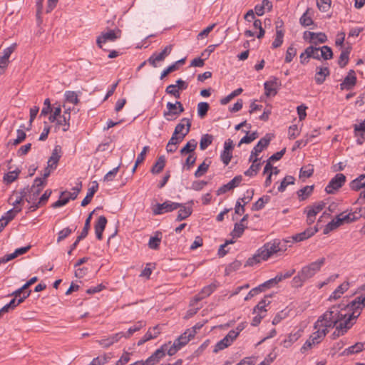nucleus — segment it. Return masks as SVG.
Masks as SVG:
<instances>
[{"instance_id": "56", "label": "nucleus", "mask_w": 365, "mask_h": 365, "mask_svg": "<svg viewBox=\"0 0 365 365\" xmlns=\"http://www.w3.org/2000/svg\"><path fill=\"white\" fill-rule=\"evenodd\" d=\"M231 344H232V342H230L229 341V339H227L225 336L222 339H221L220 341H218L216 344L213 351L214 352H217V351H219L220 350H222V349L227 348V346H229Z\"/></svg>"}, {"instance_id": "37", "label": "nucleus", "mask_w": 365, "mask_h": 365, "mask_svg": "<svg viewBox=\"0 0 365 365\" xmlns=\"http://www.w3.org/2000/svg\"><path fill=\"white\" fill-rule=\"evenodd\" d=\"M309 11L310 9L308 8L299 19L300 24L304 27L314 24V21L311 17Z\"/></svg>"}, {"instance_id": "60", "label": "nucleus", "mask_w": 365, "mask_h": 365, "mask_svg": "<svg viewBox=\"0 0 365 365\" xmlns=\"http://www.w3.org/2000/svg\"><path fill=\"white\" fill-rule=\"evenodd\" d=\"M331 3V0H317V6L322 12H326L329 9Z\"/></svg>"}, {"instance_id": "13", "label": "nucleus", "mask_w": 365, "mask_h": 365, "mask_svg": "<svg viewBox=\"0 0 365 365\" xmlns=\"http://www.w3.org/2000/svg\"><path fill=\"white\" fill-rule=\"evenodd\" d=\"M217 286L215 284H211L203 287L201 292L197 294L194 299L190 302V305L194 306L195 304L201 301L204 298L210 296L216 289Z\"/></svg>"}, {"instance_id": "47", "label": "nucleus", "mask_w": 365, "mask_h": 365, "mask_svg": "<svg viewBox=\"0 0 365 365\" xmlns=\"http://www.w3.org/2000/svg\"><path fill=\"white\" fill-rule=\"evenodd\" d=\"M278 28L279 26L277 25L276 37L272 43L274 48L279 47L283 43L284 32L282 30H279Z\"/></svg>"}, {"instance_id": "8", "label": "nucleus", "mask_w": 365, "mask_h": 365, "mask_svg": "<svg viewBox=\"0 0 365 365\" xmlns=\"http://www.w3.org/2000/svg\"><path fill=\"white\" fill-rule=\"evenodd\" d=\"M346 181V177L342 173L336 174L325 187V191L328 194H333L337 190L342 187Z\"/></svg>"}, {"instance_id": "18", "label": "nucleus", "mask_w": 365, "mask_h": 365, "mask_svg": "<svg viewBox=\"0 0 365 365\" xmlns=\"http://www.w3.org/2000/svg\"><path fill=\"white\" fill-rule=\"evenodd\" d=\"M182 122H186V128L185 131L182 135H172L171 138L169 140L168 143L169 144H179L180 142L182 141L184 138L190 132V129L191 127V121L189 118H183L182 119Z\"/></svg>"}, {"instance_id": "19", "label": "nucleus", "mask_w": 365, "mask_h": 365, "mask_svg": "<svg viewBox=\"0 0 365 365\" xmlns=\"http://www.w3.org/2000/svg\"><path fill=\"white\" fill-rule=\"evenodd\" d=\"M106 224L107 219L103 215L100 216L95 224V233L98 240H101L103 239V232L106 228Z\"/></svg>"}, {"instance_id": "62", "label": "nucleus", "mask_w": 365, "mask_h": 365, "mask_svg": "<svg viewBox=\"0 0 365 365\" xmlns=\"http://www.w3.org/2000/svg\"><path fill=\"white\" fill-rule=\"evenodd\" d=\"M209 166L210 163H206L205 161H204L198 166L197 170L195 171L194 174L195 177L200 178L208 170Z\"/></svg>"}, {"instance_id": "16", "label": "nucleus", "mask_w": 365, "mask_h": 365, "mask_svg": "<svg viewBox=\"0 0 365 365\" xmlns=\"http://www.w3.org/2000/svg\"><path fill=\"white\" fill-rule=\"evenodd\" d=\"M61 148L60 145H56L54 149L52 151L51 157L48 158L47 162V165L48 167L51 168V169H56L59 160L61 158Z\"/></svg>"}, {"instance_id": "31", "label": "nucleus", "mask_w": 365, "mask_h": 365, "mask_svg": "<svg viewBox=\"0 0 365 365\" xmlns=\"http://www.w3.org/2000/svg\"><path fill=\"white\" fill-rule=\"evenodd\" d=\"M162 240V233L157 231L153 237H151L148 242V247L152 250H158Z\"/></svg>"}, {"instance_id": "22", "label": "nucleus", "mask_w": 365, "mask_h": 365, "mask_svg": "<svg viewBox=\"0 0 365 365\" xmlns=\"http://www.w3.org/2000/svg\"><path fill=\"white\" fill-rule=\"evenodd\" d=\"M330 74V71L328 67H317V72L314 76L315 81L317 84H322L326 77L329 76Z\"/></svg>"}, {"instance_id": "11", "label": "nucleus", "mask_w": 365, "mask_h": 365, "mask_svg": "<svg viewBox=\"0 0 365 365\" xmlns=\"http://www.w3.org/2000/svg\"><path fill=\"white\" fill-rule=\"evenodd\" d=\"M271 138L267 134L264 138H261L257 144L254 147L249 158V162H251L255 158H258L259 154L265 149L269 144Z\"/></svg>"}, {"instance_id": "10", "label": "nucleus", "mask_w": 365, "mask_h": 365, "mask_svg": "<svg viewBox=\"0 0 365 365\" xmlns=\"http://www.w3.org/2000/svg\"><path fill=\"white\" fill-rule=\"evenodd\" d=\"M314 329H317L309 337L312 340V344H319L326 336L328 332V328L324 327V324L321 323V320H317L314 324Z\"/></svg>"}, {"instance_id": "20", "label": "nucleus", "mask_w": 365, "mask_h": 365, "mask_svg": "<svg viewBox=\"0 0 365 365\" xmlns=\"http://www.w3.org/2000/svg\"><path fill=\"white\" fill-rule=\"evenodd\" d=\"M317 232V227H309L303 231L302 232L296 234L295 235L292 236V240L294 242H302L311 237Z\"/></svg>"}, {"instance_id": "7", "label": "nucleus", "mask_w": 365, "mask_h": 365, "mask_svg": "<svg viewBox=\"0 0 365 365\" xmlns=\"http://www.w3.org/2000/svg\"><path fill=\"white\" fill-rule=\"evenodd\" d=\"M261 255H262L263 260H267L272 255L278 252L286 250L281 247V243L278 240H274L273 242H269L264 244L261 248Z\"/></svg>"}, {"instance_id": "23", "label": "nucleus", "mask_w": 365, "mask_h": 365, "mask_svg": "<svg viewBox=\"0 0 365 365\" xmlns=\"http://www.w3.org/2000/svg\"><path fill=\"white\" fill-rule=\"evenodd\" d=\"M98 182L96 181H93V185L88 188L86 196L81 202V206L85 207L91 202L94 194L98 191Z\"/></svg>"}, {"instance_id": "24", "label": "nucleus", "mask_w": 365, "mask_h": 365, "mask_svg": "<svg viewBox=\"0 0 365 365\" xmlns=\"http://www.w3.org/2000/svg\"><path fill=\"white\" fill-rule=\"evenodd\" d=\"M307 35L309 36L310 41H314V43H324L327 41V38L325 34L324 33H314V32H305L304 34V38L305 39L307 38Z\"/></svg>"}, {"instance_id": "43", "label": "nucleus", "mask_w": 365, "mask_h": 365, "mask_svg": "<svg viewBox=\"0 0 365 365\" xmlns=\"http://www.w3.org/2000/svg\"><path fill=\"white\" fill-rule=\"evenodd\" d=\"M314 173V166L311 164L303 166L300 169L299 172V178H310Z\"/></svg>"}, {"instance_id": "4", "label": "nucleus", "mask_w": 365, "mask_h": 365, "mask_svg": "<svg viewBox=\"0 0 365 365\" xmlns=\"http://www.w3.org/2000/svg\"><path fill=\"white\" fill-rule=\"evenodd\" d=\"M325 262L326 259L324 257H322L315 262L304 266L299 272L306 280H308L320 271L322 267L325 264Z\"/></svg>"}, {"instance_id": "46", "label": "nucleus", "mask_w": 365, "mask_h": 365, "mask_svg": "<svg viewBox=\"0 0 365 365\" xmlns=\"http://www.w3.org/2000/svg\"><path fill=\"white\" fill-rule=\"evenodd\" d=\"M295 179L292 175H287L281 182L280 185L278 187V190L279 192H284L286 189V187L289 185H293L294 184Z\"/></svg>"}, {"instance_id": "51", "label": "nucleus", "mask_w": 365, "mask_h": 365, "mask_svg": "<svg viewBox=\"0 0 365 365\" xmlns=\"http://www.w3.org/2000/svg\"><path fill=\"white\" fill-rule=\"evenodd\" d=\"M245 227H246L244 224L237 222L235 224L234 229L232 231L231 235L233 237H240L243 234Z\"/></svg>"}, {"instance_id": "61", "label": "nucleus", "mask_w": 365, "mask_h": 365, "mask_svg": "<svg viewBox=\"0 0 365 365\" xmlns=\"http://www.w3.org/2000/svg\"><path fill=\"white\" fill-rule=\"evenodd\" d=\"M326 203L323 201H320L313 204L312 205L307 207L306 210H312L316 212V215L321 212L325 207Z\"/></svg>"}, {"instance_id": "41", "label": "nucleus", "mask_w": 365, "mask_h": 365, "mask_svg": "<svg viewBox=\"0 0 365 365\" xmlns=\"http://www.w3.org/2000/svg\"><path fill=\"white\" fill-rule=\"evenodd\" d=\"M261 250L259 249L256 254H255L252 257L248 258L245 263V266H253L263 260L262 255H261Z\"/></svg>"}, {"instance_id": "33", "label": "nucleus", "mask_w": 365, "mask_h": 365, "mask_svg": "<svg viewBox=\"0 0 365 365\" xmlns=\"http://www.w3.org/2000/svg\"><path fill=\"white\" fill-rule=\"evenodd\" d=\"M165 165V159L164 156H160L158 158L157 161L153 165L150 172L153 174H158L160 173Z\"/></svg>"}, {"instance_id": "63", "label": "nucleus", "mask_w": 365, "mask_h": 365, "mask_svg": "<svg viewBox=\"0 0 365 365\" xmlns=\"http://www.w3.org/2000/svg\"><path fill=\"white\" fill-rule=\"evenodd\" d=\"M166 107H167L168 110L164 112L165 117H167V116L171 115H177V107H178L177 101L175 102V103L168 102L166 105Z\"/></svg>"}, {"instance_id": "32", "label": "nucleus", "mask_w": 365, "mask_h": 365, "mask_svg": "<svg viewBox=\"0 0 365 365\" xmlns=\"http://www.w3.org/2000/svg\"><path fill=\"white\" fill-rule=\"evenodd\" d=\"M179 208L180 210L176 217V221H182L191 215L192 212L191 207H186L182 204V207Z\"/></svg>"}, {"instance_id": "45", "label": "nucleus", "mask_w": 365, "mask_h": 365, "mask_svg": "<svg viewBox=\"0 0 365 365\" xmlns=\"http://www.w3.org/2000/svg\"><path fill=\"white\" fill-rule=\"evenodd\" d=\"M301 334L299 331H297L294 333H291L287 339L284 340L283 345L284 347L287 348L290 346L294 342L298 340V339L300 337Z\"/></svg>"}, {"instance_id": "50", "label": "nucleus", "mask_w": 365, "mask_h": 365, "mask_svg": "<svg viewBox=\"0 0 365 365\" xmlns=\"http://www.w3.org/2000/svg\"><path fill=\"white\" fill-rule=\"evenodd\" d=\"M16 133L17 138L14 139L13 141H9L8 145H17L25 140L26 134L23 130L18 129L16 130Z\"/></svg>"}, {"instance_id": "36", "label": "nucleus", "mask_w": 365, "mask_h": 365, "mask_svg": "<svg viewBox=\"0 0 365 365\" xmlns=\"http://www.w3.org/2000/svg\"><path fill=\"white\" fill-rule=\"evenodd\" d=\"M314 185H307L303 188L297 191V195L299 198V200H304L307 199L313 192Z\"/></svg>"}, {"instance_id": "58", "label": "nucleus", "mask_w": 365, "mask_h": 365, "mask_svg": "<svg viewBox=\"0 0 365 365\" xmlns=\"http://www.w3.org/2000/svg\"><path fill=\"white\" fill-rule=\"evenodd\" d=\"M145 324L143 322H138L136 324L130 327L127 333L125 334V338H130L135 332L139 331L143 327H144Z\"/></svg>"}, {"instance_id": "1", "label": "nucleus", "mask_w": 365, "mask_h": 365, "mask_svg": "<svg viewBox=\"0 0 365 365\" xmlns=\"http://www.w3.org/2000/svg\"><path fill=\"white\" fill-rule=\"evenodd\" d=\"M364 306L365 296L360 295L350 303H341L332 306L318 320H321L324 327H327L328 329L337 326L339 323L346 322L351 323L352 319L360 315Z\"/></svg>"}, {"instance_id": "12", "label": "nucleus", "mask_w": 365, "mask_h": 365, "mask_svg": "<svg viewBox=\"0 0 365 365\" xmlns=\"http://www.w3.org/2000/svg\"><path fill=\"white\" fill-rule=\"evenodd\" d=\"M280 86L281 83L277 78H274L273 80L266 81L264 84L265 95L267 96H274L277 93V90Z\"/></svg>"}, {"instance_id": "44", "label": "nucleus", "mask_w": 365, "mask_h": 365, "mask_svg": "<svg viewBox=\"0 0 365 365\" xmlns=\"http://www.w3.org/2000/svg\"><path fill=\"white\" fill-rule=\"evenodd\" d=\"M165 58L161 52L159 53H155L148 59V62L153 67L156 68L158 66L157 62L163 61Z\"/></svg>"}, {"instance_id": "48", "label": "nucleus", "mask_w": 365, "mask_h": 365, "mask_svg": "<svg viewBox=\"0 0 365 365\" xmlns=\"http://www.w3.org/2000/svg\"><path fill=\"white\" fill-rule=\"evenodd\" d=\"M66 194H67V191L61 192L59 200H58L56 202L53 203L51 207L53 208H58V207H60L61 206L66 205L69 202L70 197H67V196L65 197H63V196L66 195Z\"/></svg>"}, {"instance_id": "38", "label": "nucleus", "mask_w": 365, "mask_h": 365, "mask_svg": "<svg viewBox=\"0 0 365 365\" xmlns=\"http://www.w3.org/2000/svg\"><path fill=\"white\" fill-rule=\"evenodd\" d=\"M365 178V175H361L358 178L352 180L350 183V187L353 190H359L361 188L365 187V182H362Z\"/></svg>"}, {"instance_id": "35", "label": "nucleus", "mask_w": 365, "mask_h": 365, "mask_svg": "<svg viewBox=\"0 0 365 365\" xmlns=\"http://www.w3.org/2000/svg\"><path fill=\"white\" fill-rule=\"evenodd\" d=\"M350 53V48H346L341 50L338 63L341 68L345 67L349 62V56Z\"/></svg>"}, {"instance_id": "2", "label": "nucleus", "mask_w": 365, "mask_h": 365, "mask_svg": "<svg viewBox=\"0 0 365 365\" xmlns=\"http://www.w3.org/2000/svg\"><path fill=\"white\" fill-rule=\"evenodd\" d=\"M355 210L353 212L345 215L344 212L339 214L336 217L329 222L325 229L324 233L327 234L329 231H332L336 229L344 223H349L354 222L360 217L364 216L365 213L364 209L361 207H356Z\"/></svg>"}, {"instance_id": "5", "label": "nucleus", "mask_w": 365, "mask_h": 365, "mask_svg": "<svg viewBox=\"0 0 365 365\" xmlns=\"http://www.w3.org/2000/svg\"><path fill=\"white\" fill-rule=\"evenodd\" d=\"M46 183V180H42L41 178H36L34 180L32 186L29 187V193L28 197H26V201L29 203L36 202Z\"/></svg>"}, {"instance_id": "34", "label": "nucleus", "mask_w": 365, "mask_h": 365, "mask_svg": "<svg viewBox=\"0 0 365 365\" xmlns=\"http://www.w3.org/2000/svg\"><path fill=\"white\" fill-rule=\"evenodd\" d=\"M93 212L94 211L91 212L88 215V216L87 217V218L85 221L84 227H83L80 235H78V240H82L87 237V235L88 234V231L90 230L91 221L92 219V215H93Z\"/></svg>"}, {"instance_id": "40", "label": "nucleus", "mask_w": 365, "mask_h": 365, "mask_svg": "<svg viewBox=\"0 0 365 365\" xmlns=\"http://www.w3.org/2000/svg\"><path fill=\"white\" fill-rule=\"evenodd\" d=\"M320 48L314 47L312 46H308L305 49V53L308 57H311L315 59H321L322 56H320Z\"/></svg>"}, {"instance_id": "14", "label": "nucleus", "mask_w": 365, "mask_h": 365, "mask_svg": "<svg viewBox=\"0 0 365 365\" xmlns=\"http://www.w3.org/2000/svg\"><path fill=\"white\" fill-rule=\"evenodd\" d=\"M356 83V77L355 72L353 70H350L348 75L345 77L342 83L340 84L341 90H351Z\"/></svg>"}, {"instance_id": "59", "label": "nucleus", "mask_w": 365, "mask_h": 365, "mask_svg": "<svg viewBox=\"0 0 365 365\" xmlns=\"http://www.w3.org/2000/svg\"><path fill=\"white\" fill-rule=\"evenodd\" d=\"M21 211V207H14V209L9 210L5 216H3L2 218L5 219V221L9 223L16 216L17 213Z\"/></svg>"}, {"instance_id": "25", "label": "nucleus", "mask_w": 365, "mask_h": 365, "mask_svg": "<svg viewBox=\"0 0 365 365\" xmlns=\"http://www.w3.org/2000/svg\"><path fill=\"white\" fill-rule=\"evenodd\" d=\"M260 158H255L254 160H252L251 162L252 163L250 168L246 170L244 174L246 176L252 177L257 174L259 172L260 167H261V163Z\"/></svg>"}, {"instance_id": "54", "label": "nucleus", "mask_w": 365, "mask_h": 365, "mask_svg": "<svg viewBox=\"0 0 365 365\" xmlns=\"http://www.w3.org/2000/svg\"><path fill=\"white\" fill-rule=\"evenodd\" d=\"M320 56L324 60H329L332 58L333 52L331 48L328 46H324L320 48Z\"/></svg>"}, {"instance_id": "9", "label": "nucleus", "mask_w": 365, "mask_h": 365, "mask_svg": "<svg viewBox=\"0 0 365 365\" xmlns=\"http://www.w3.org/2000/svg\"><path fill=\"white\" fill-rule=\"evenodd\" d=\"M182 204L178 202H174L171 201H165L162 204H157L155 208L153 209V214L162 215L165 212H172L178 207H182Z\"/></svg>"}, {"instance_id": "49", "label": "nucleus", "mask_w": 365, "mask_h": 365, "mask_svg": "<svg viewBox=\"0 0 365 365\" xmlns=\"http://www.w3.org/2000/svg\"><path fill=\"white\" fill-rule=\"evenodd\" d=\"M210 108V106L206 102H200L197 104V115L200 118H203Z\"/></svg>"}, {"instance_id": "29", "label": "nucleus", "mask_w": 365, "mask_h": 365, "mask_svg": "<svg viewBox=\"0 0 365 365\" xmlns=\"http://www.w3.org/2000/svg\"><path fill=\"white\" fill-rule=\"evenodd\" d=\"M349 284L347 282L341 284L329 296V300L331 301L340 298L341 295L349 289Z\"/></svg>"}, {"instance_id": "30", "label": "nucleus", "mask_w": 365, "mask_h": 365, "mask_svg": "<svg viewBox=\"0 0 365 365\" xmlns=\"http://www.w3.org/2000/svg\"><path fill=\"white\" fill-rule=\"evenodd\" d=\"M70 113L68 111H64L63 115L60 116L59 119L57 120V124L58 125H63V131L64 132L68 130L70 128Z\"/></svg>"}, {"instance_id": "27", "label": "nucleus", "mask_w": 365, "mask_h": 365, "mask_svg": "<svg viewBox=\"0 0 365 365\" xmlns=\"http://www.w3.org/2000/svg\"><path fill=\"white\" fill-rule=\"evenodd\" d=\"M355 135L357 138L356 143L359 145L364 143V135L365 133V120L361 122L359 125H354Z\"/></svg>"}, {"instance_id": "52", "label": "nucleus", "mask_w": 365, "mask_h": 365, "mask_svg": "<svg viewBox=\"0 0 365 365\" xmlns=\"http://www.w3.org/2000/svg\"><path fill=\"white\" fill-rule=\"evenodd\" d=\"M306 281L307 280L301 274V273L298 272L297 274L292 279V286L294 288L301 287Z\"/></svg>"}, {"instance_id": "64", "label": "nucleus", "mask_w": 365, "mask_h": 365, "mask_svg": "<svg viewBox=\"0 0 365 365\" xmlns=\"http://www.w3.org/2000/svg\"><path fill=\"white\" fill-rule=\"evenodd\" d=\"M168 349V344H164L158 349L152 355L159 361L165 356L166 350Z\"/></svg>"}, {"instance_id": "21", "label": "nucleus", "mask_w": 365, "mask_h": 365, "mask_svg": "<svg viewBox=\"0 0 365 365\" xmlns=\"http://www.w3.org/2000/svg\"><path fill=\"white\" fill-rule=\"evenodd\" d=\"M195 334V331H190V329H187L182 334H181L175 342L178 346L181 348L182 346L186 345L188 341L194 337Z\"/></svg>"}, {"instance_id": "17", "label": "nucleus", "mask_w": 365, "mask_h": 365, "mask_svg": "<svg viewBox=\"0 0 365 365\" xmlns=\"http://www.w3.org/2000/svg\"><path fill=\"white\" fill-rule=\"evenodd\" d=\"M160 333L159 325L150 328L143 337L138 342V346H141L146 341L156 338Z\"/></svg>"}, {"instance_id": "3", "label": "nucleus", "mask_w": 365, "mask_h": 365, "mask_svg": "<svg viewBox=\"0 0 365 365\" xmlns=\"http://www.w3.org/2000/svg\"><path fill=\"white\" fill-rule=\"evenodd\" d=\"M355 210L353 212L345 215L344 212L339 214L336 217L329 222L325 229L324 233L327 234L329 231H332L336 229L344 223H349L354 222L360 217L364 216L365 213L364 209L361 207H356Z\"/></svg>"}, {"instance_id": "28", "label": "nucleus", "mask_w": 365, "mask_h": 365, "mask_svg": "<svg viewBox=\"0 0 365 365\" xmlns=\"http://www.w3.org/2000/svg\"><path fill=\"white\" fill-rule=\"evenodd\" d=\"M197 145V142L195 139H191L189 140L183 148L180 150L181 155H185L187 154H195V150L196 149Z\"/></svg>"}, {"instance_id": "53", "label": "nucleus", "mask_w": 365, "mask_h": 365, "mask_svg": "<svg viewBox=\"0 0 365 365\" xmlns=\"http://www.w3.org/2000/svg\"><path fill=\"white\" fill-rule=\"evenodd\" d=\"M364 349V344L361 342H359L355 344L354 345L346 349L344 352L346 353L347 355L356 354L361 351Z\"/></svg>"}, {"instance_id": "6", "label": "nucleus", "mask_w": 365, "mask_h": 365, "mask_svg": "<svg viewBox=\"0 0 365 365\" xmlns=\"http://www.w3.org/2000/svg\"><path fill=\"white\" fill-rule=\"evenodd\" d=\"M121 36V31L115 28L114 29H109L107 31H103L101 34L98 36L96 43L101 48H103V44L106 42H114L116 39L119 38Z\"/></svg>"}, {"instance_id": "57", "label": "nucleus", "mask_w": 365, "mask_h": 365, "mask_svg": "<svg viewBox=\"0 0 365 365\" xmlns=\"http://www.w3.org/2000/svg\"><path fill=\"white\" fill-rule=\"evenodd\" d=\"M72 232L73 230L68 227L60 230L58 233L57 242L59 243L60 242L63 241L66 237H68Z\"/></svg>"}, {"instance_id": "15", "label": "nucleus", "mask_w": 365, "mask_h": 365, "mask_svg": "<svg viewBox=\"0 0 365 365\" xmlns=\"http://www.w3.org/2000/svg\"><path fill=\"white\" fill-rule=\"evenodd\" d=\"M242 180V175L235 176L232 180H230L228 183L221 186L217 191V194L221 195L225 193L228 190H232L235 187H237Z\"/></svg>"}, {"instance_id": "26", "label": "nucleus", "mask_w": 365, "mask_h": 365, "mask_svg": "<svg viewBox=\"0 0 365 365\" xmlns=\"http://www.w3.org/2000/svg\"><path fill=\"white\" fill-rule=\"evenodd\" d=\"M351 326L352 324L349 322L339 323L337 326H335L336 330L332 334L333 339H336V337L344 335Z\"/></svg>"}, {"instance_id": "39", "label": "nucleus", "mask_w": 365, "mask_h": 365, "mask_svg": "<svg viewBox=\"0 0 365 365\" xmlns=\"http://www.w3.org/2000/svg\"><path fill=\"white\" fill-rule=\"evenodd\" d=\"M213 136L210 134H204L202 135L200 141V148L202 150L207 149V148L212 144Z\"/></svg>"}, {"instance_id": "42", "label": "nucleus", "mask_w": 365, "mask_h": 365, "mask_svg": "<svg viewBox=\"0 0 365 365\" xmlns=\"http://www.w3.org/2000/svg\"><path fill=\"white\" fill-rule=\"evenodd\" d=\"M267 297L266 296L264 299H262L254 308L253 313L259 312L265 314L267 310L265 309V307L269 304L270 302L267 300Z\"/></svg>"}, {"instance_id": "55", "label": "nucleus", "mask_w": 365, "mask_h": 365, "mask_svg": "<svg viewBox=\"0 0 365 365\" xmlns=\"http://www.w3.org/2000/svg\"><path fill=\"white\" fill-rule=\"evenodd\" d=\"M65 98L66 101L73 103V104H78L79 102V99L78 98V95L75 91H67L65 93Z\"/></svg>"}]
</instances>
